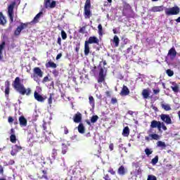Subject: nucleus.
<instances>
[{"label": "nucleus", "instance_id": "obj_1", "mask_svg": "<svg viewBox=\"0 0 180 180\" xmlns=\"http://www.w3.org/2000/svg\"><path fill=\"white\" fill-rule=\"evenodd\" d=\"M12 86L20 95L29 96L32 94V89L30 88L26 89L25 85L20 82V77H15L12 83Z\"/></svg>", "mask_w": 180, "mask_h": 180}, {"label": "nucleus", "instance_id": "obj_2", "mask_svg": "<svg viewBox=\"0 0 180 180\" xmlns=\"http://www.w3.org/2000/svg\"><path fill=\"white\" fill-rule=\"evenodd\" d=\"M44 73L41 71V69L39 67H35L33 68V74L31 75V78L35 81V82H40V78H43V75Z\"/></svg>", "mask_w": 180, "mask_h": 180}, {"label": "nucleus", "instance_id": "obj_3", "mask_svg": "<svg viewBox=\"0 0 180 180\" xmlns=\"http://www.w3.org/2000/svg\"><path fill=\"white\" fill-rule=\"evenodd\" d=\"M180 12V8L178 6H175L172 8H166L165 11V15L167 16H172L174 15H179Z\"/></svg>", "mask_w": 180, "mask_h": 180}, {"label": "nucleus", "instance_id": "obj_4", "mask_svg": "<svg viewBox=\"0 0 180 180\" xmlns=\"http://www.w3.org/2000/svg\"><path fill=\"white\" fill-rule=\"evenodd\" d=\"M16 5V1H13L8 7V15L10 19V23H13V9Z\"/></svg>", "mask_w": 180, "mask_h": 180}, {"label": "nucleus", "instance_id": "obj_5", "mask_svg": "<svg viewBox=\"0 0 180 180\" xmlns=\"http://www.w3.org/2000/svg\"><path fill=\"white\" fill-rule=\"evenodd\" d=\"M84 18L89 19L91 18V1H86L84 4Z\"/></svg>", "mask_w": 180, "mask_h": 180}, {"label": "nucleus", "instance_id": "obj_6", "mask_svg": "<svg viewBox=\"0 0 180 180\" xmlns=\"http://www.w3.org/2000/svg\"><path fill=\"white\" fill-rule=\"evenodd\" d=\"M29 26V22H20V26H18L16 30L14 31V35L15 36H19L21 33V32L23 30V29H26Z\"/></svg>", "mask_w": 180, "mask_h": 180}, {"label": "nucleus", "instance_id": "obj_7", "mask_svg": "<svg viewBox=\"0 0 180 180\" xmlns=\"http://www.w3.org/2000/svg\"><path fill=\"white\" fill-rule=\"evenodd\" d=\"M104 72H105V70L103 69V68H101L98 73V84H102V82H105V79L106 78V74H105Z\"/></svg>", "mask_w": 180, "mask_h": 180}, {"label": "nucleus", "instance_id": "obj_8", "mask_svg": "<svg viewBox=\"0 0 180 180\" xmlns=\"http://www.w3.org/2000/svg\"><path fill=\"white\" fill-rule=\"evenodd\" d=\"M161 137L157 134H149L148 136H145L146 141H150L153 140H160Z\"/></svg>", "mask_w": 180, "mask_h": 180}, {"label": "nucleus", "instance_id": "obj_9", "mask_svg": "<svg viewBox=\"0 0 180 180\" xmlns=\"http://www.w3.org/2000/svg\"><path fill=\"white\" fill-rule=\"evenodd\" d=\"M160 119L162 122H165L166 124H172V120H171L169 115L162 114L160 115Z\"/></svg>", "mask_w": 180, "mask_h": 180}, {"label": "nucleus", "instance_id": "obj_10", "mask_svg": "<svg viewBox=\"0 0 180 180\" xmlns=\"http://www.w3.org/2000/svg\"><path fill=\"white\" fill-rule=\"evenodd\" d=\"M87 44H99V39L96 36L90 37L88 41H85Z\"/></svg>", "mask_w": 180, "mask_h": 180}, {"label": "nucleus", "instance_id": "obj_11", "mask_svg": "<svg viewBox=\"0 0 180 180\" xmlns=\"http://www.w3.org/2000/svg\"><path fill=\"white\" fill-rule=\"evenodd\" d=\"M56 1H46L44 2L46 9H53V8H56Z\"/></svg>", "mask_w": 180, "mask_h": 180}, {"label": "nucleus", "instance_id": "obj_12", "mask_svg": "<svg viewBox=\"0 0 180 180\" xmlns=\"http://www.w3.org/2000/svg\"><path fill=\"white\" fill-rule=\"evenodd\" d=\"M150 127L151 129H156L158 128V130L159 131H161V122L157 121V120H153L150 122Z\"/></svg>", "mask_w": 180, "mask_h": 180}, {"label": "nucleus", "instance_id": "obj_13", "mask_svg": "<svg viewBox=\"0 0 180 180\" xmlns=\"http://www.w3.org/2000/svg\"><path fill=\"white\" fill-rule=\"evenodd\" d=\"M176 50H175L174 47L170 49L168 51L167 56L169 57L170 60H175V57H176Z\"/></svg>", "mask_w": 180, "mask_h": 180}, {"label": "nucleus", "instance_id": "obj_14", "mask_svg": "<svg viewBox=\"0 0 180 180\" xmlns=\"http://www.w3.org/2000/svg\"><path fill=\"white\" fill-rule=\"evenodd\" d=\"M18 122L21 127H26L27 126V120L23 115L19 117Z\"/></svg>", "mask_w": 180, "mask_h": 180}, {"label": "nucleus", "instance_id": "obj_15", "mask_svg": "<svg viewBox=\"0 0 180 180\" xmlns=\"http://www.w3.org/2000/svg\"><path fill=\"white\" fill-rule=\"evenodd\" d=\"M5 91L4 94L6 96V98H9V94L11 91V82H9V80H6L5 82Z\"/></svg>", "mask_w": 180, "mask_h": 180}, {"label": "nucleus", "instance_id": "obj_16", "mask_svg": "<svg viewBox=\"0 0 180 180\" xmlns=\"http://www.w3.org/2000/svg\"><path fill=\"white\" fill-rule=\"evenodd\" d=\"M34 99H36V101H37L38 102H44L45 99H47L46 96H42L41 95H40L39 93H37V91H35L34 93Z\"/></svg>", "mask_w": 180, "mask_h": 180}, {"label": "nucleus", "instance_id": "obj_17", "mask_svg": "<svg viewBox=\"0 0 180 180\" xmlns=\"http://www.w3.org/2000/svg\"><path fill=\"white\" fill-rule=\"evenodd\" d=\"M82 120V114L81 112H77L74 116H73V122L75 123H81Z\"/></svg>", "mask_w": 180, "mask_h": 180}, {"label": "nucleus", "instance_id": "obj_18", "mask_svg": "<svg viewBox=\"0 0 180 180\" xmlns=\"http://www.w3.org/2000/svg\"><path fill=\"white\" fill-rule=\"evenodd\" d=\"M122 15L127 18H133V10H122Z\"/></svg>", "mask_w": 180, "mask_h": 180}, {"label": "nucleus", "instance_id": "obj_19", "mask_svg": "<svg viewBox=\"0 0 180 180\" xmlns=\"http://www.w3.org/2000/svg\"><path fill=\"white\" fill-rule=\"evenodd\" d=\"M129 94H130V90H129V88L124 85L120 95L122 96H127Z\"/></svg>", "mask_w": 180, "mask_h": 180}, {"label": "nucleus", "instance_id": "obj_20", "mask_svg": "<svg viewBox=\"0 0 180 180\" xmlns=\"http://www.w3.org/2000/svg\"><path fill=\"white\" fill-rule=\"evenodd\" d=\"M127 173V170L126 169V168H124V166L123 165H121L117 169V174L119 175H121L122 176L126 175Z\"/></svg>", "mask_w": 180, "mask_h": 180}, {"label": "nucleus", "instance_id": "obj_21", "mask_svg": "<svg viewBox=\"0 0 180 180\" xmlns=\"http://www.w3.org/2000/svg\"><path fill=\"white\" fill-rule=\"evenodd\" d=\"M45 67L46 68H57V64L51 60H49L48 63L45 64Z\"/></svg>", "mask_w": 180, "mask_h": 180}, {"label": "nucleus", "instance_id": "obj_22", "mask_svg": "<svg viewBox=\"0 0 180 180\" xmlns=\"http://www.w3.org/2000/svg\"><path fill=\"white\" fill-rule=\"evenodd\" d=\"M43 15V12L40 11L38 14L35 15L34 19L31 21V23H39V19Z\"/></svg>", "mask_w": 180, "mask_h": 180}, {"label": "nucleus", "instance_id": "obj_23", "mask_svg": "<svg viewBox=\"0 0 180 180\" xmlns=\"http://www.w3.org/2000/svg\"><path fill=\"white\" fill-rule=\"evenodd\" d=\"M0 25L5 26L6 25V18L2 12H0Z\"/></svg>", "mask_w": 180, "mask_h": 180}, {"label": "nucleus", "instance_id": "obj_24", "mask_svg": "<svg viewBox=\"0 0 180 180\" xmlns=\"http://www.w3.org/2000/svg\"><path fill=\"white\" fill-rule=\"evenodd\" d=\"M130 134V129L129 127H125L122 130V136L124 137H129Z\"/></svg>", "mask_w": 180, "mask_h": 180}, {"label": "nucleus", "instance_id": "obj_25", "mask_svg": "<svg viewBox=\"0 0 180 180\" xmlns=\"http://www.w3.org/2000/svg\"><path fill=\"white\" fill-rule=\"evenodd\" d=\"M171 84L172 85H174V86H171L172 91H174L176 94H177V92H179V86H178V84H176L175 82H172Z\"/></svg>", "mask_w": 180, "mask_h": 180}, {"label": "nucleus", "instance_id": "obj_26", "mask_svg": "<svg viewBox=\"0 0 180 180\" xmlns=\"http://www.w3.org/2000/svg\"><path fill=\"white\" fill-rule=\"evenodd\" d=\"M77 130L79 133H80V134H84V133H85V127L84 126V124H79L77 127Z\"/></svg>", "mask_w": 180, "mask_h": 180}, {"label": "nucleus", "instance_id": "obj_27", "mask_svg": "<svg viewBox=\"0 0 180 180\" xmlns=\"http://www.w3.org/2000/svg\"><path fill=\"white\" fill-rule=\"evenodd\" d=\"M142 96L144 99H148L150 97V91L148 89H143L142 91Z\"/></svg>", "mask_w": 180, "mask_h": 180}, {"label": "nucleus", "instance_id": "obj_28", "mask_svg": "<svg viewBox=\"0 0 180 180\" xmlns=\"http://www.w3.org/2000/svg\"><path fill=\"white\" fill-rule=\"evenodd\" d=\"M90 50L89 44L84 42V56H89Z\"/></svg>", "mask_w": 180, "mask_h": 180}, {"label": "nucleus", "instance_id": "obj_29", "mask_svg": "<svg viewBox=\"0 0 180 180\" xmlns=\"http://www.w3.org/2000/svg\"><path fill=\"white\" fill-rule=\"evenodd\" d=\"M120 39H119V37L117 35H115L112 39V43L115 44V47H119V43Z\"/></svg>", "mask_w": 180, "mask_h": 180}, {"label": "nucleus", "instance_id": "obj_30", "mask_svg": "<svg viewBox=\"0 0 180 180\" xmlns=\"http://www.w3.org/2000/svg\"><path fill=\"white\" fill-rule=\"evenodd\" d=\"M162 11H164V7L162 6H154L152 8V12H162Z\"/></svg>", "mask_w": 180, "mask_h": 180}, {"label": "nucleus", "instance_id": "obj_31", "mask_svg": "<svg viewBox=\"0 0 180 180\" xmlns=\"http://www.w3.org/2000/svg\"><path fill=\"white\" fill-rule=\"evenodd\" d=\"M161 107L162 108V109H164L167 112H168L169 110H171V106L169 105V104L162 103L161 104Z\"/></svg>", "mask_w": 180, "mask_h": 180}, {"label": "nucleus", "instance_id": "obj_32", "mask_svg": "<svg viewBox=\"0 0 180 180\" xmlns=\"http://www.w3.org/2000/svg\"><path fill=\"white\" fill-rule=\"evenodd\" d=\"M98 34L99 36H103V27H102V24H99L98 25Z\"/></svg>", "mask_w": 180, "mask_h": 180}, {"label": "nucleus", "instance_id": "obj_33", "mask_svg": "<svg viewBox=\"0 0 180 180\" xmlns=\"http://www.w3.org/2000/svg\"><path fill=\"white\" fill-rule=\"evenodd\" d=\"M68 150V146L65 143L62 144V154H67V151Z\"/></svg>", "mask_w": 180, "mask_h": 180}, {"label": "nucleus", "instance_id": "obj_34", "mask_svg": "<svg viewBox=\"0 0 180 180\" xmlns=\"http://www.w3.org/2000/svg\"><path fill=\"white\" fill-rule=\"evenodd\" d=\"M158 147H162V148H165L167 147V145L165 144V142L159 141L157 142Z\"/></svg>", "mask_w": 180, "mask_h": 180}, {"label": "nucleus", "instance_id": "obj_35", "mask_svg": "<svg viewBox=\"0 0 180 180\" xmlns=\"http://www.w3.org/2000/svg\"><path fill=\"white\" fill-rule=\"evenodd\" d=\"M123 6H124L123 10H127V11L131 10V6H130V4L126 2L123 3Z\"/></svg>", "mask_w": 180, "mask_h": 180}, {"label": "nucleus", "instance_id": "obj_36", "mask_svg": "<svg viewBox=\"0 0 180 180\" xmlns=\"http://www.w3.org/2000/svg\"><path fill=\"white\" fill-rule=\"evenodd\" d=\"M99 117L98 115H93L91 118V123H96Z\"/></svg>", "mask_w": 180, "mask_h": 180}, {"label": "nucleus", "instance_id": "obj_37", "mask_svg": "<svg viewBox=\"0 0 180 180\" xmlns=\"http://www.w3.org/2000/svg\"><path fill=\"white\" fill-rule=\"evenodd\" d=\"M85 30H86V25L80 27L78 32L82 33V34H85Z\"/></svg>", "mask_w": 180, "mask_h": 180}, {"label": "nucleus", "instance_id": "obj_38", "mask_svg": "<svg viewBox=\"0 0 180 180\" xmlns=\"http://www.w3.org/2000/svg\"><path fill=\"white\" fill-rule=\"evenodd\" d=\"M89 100L90 105H91L92 106H95V99H94V96H90L89 97Z\"/></svg>", "mask_w": 180, "mask_h": 180}, {"label": "nucleus", "instance_id": "obj_39", "mask_svg": "<svg viewBox=\"0 0 180 180\" xmlns=\"http://www.w3.org/2000/svg\"><path fill=\"white\" fill-rule=\"evenodd\" d=\"M10 141L13 143H16V135H15V134L11 135L10 136Z\"/></svg>", "mask_w": 180, "mask_h": 180}, {"label": "nucleus", "instance_id": "obj_40", "mask_svg": "<svg viewBox=\"0 0 180 180\" xmlns=\"http://www.w3.org/2000/svg\"><path fill=\"white\" fill-rule=\"evenodd\" d=\"M57 155H58L57 149H53L52 150V158H53V160H56V158H57Z\"/></svg>", "mask_w": 180, "mask_h": 180}, {"label": "nucleus", "instance_id": "obj_41", "mask_svg": "<svg viewBox=\"0 0 180 180\" xmlns=\"http://www.w3.org/2000/svg\"><path fill=\"white\" fill-rule=\"evenodd\" d=\"M145 153L148 157L149 155H151V154H153V150L151 149L148 148H146L145 149Z\"/></svg>", "mask_w": 180, "mask_h": 180}, {"label": "nucleus", "instance_id": "obj_42", "mask_svg": "<svg viewBox=\"0 0 180 180\" xmlns=\"http://www.w3.org/2000/svg\"><path fill=\"white\" fill-rule=\"evenodd\" d=\"M18 153H19L18 150L15 149L13 146L12 150L11 151V155L14 157V155H16L18 154Z\"/></svg>", "mask_w": 180, "mask_h": 180}, {"label": "nucleus", "instance_id": "obj_43", "mask_svg": "<svg viewBox=\"0 0 180 180\" xmlns=\"http://www.w3.org/2000/svg\"><path fill=\"white\" fill-rule=\"evenodd\" d=\"M166 74L168 75V77H172L174 75V71H172L171 69H167L166 70Z\"/></svg>", "mask_w": 180, "mask_h": 180}, {"label": "nucleus", "instance_id": "obj_44", "mask_svg": "<svg viewBox=\"0 0 180 180\" xmlns=\"http://www.w3.org/2000/svg\"><path fill=\"white\" fill-rule=\"evenodd\" d=\"M61 37L63 40H65V39H67V33L65 32V31H64V30L61 31Z\"/></svg>", "mask_w": 180, "mask_h": 180}, {"label": "nucleus", "instance_id": "obj_45", "mask_svg": "<svg viewBox=\"0 0 180 180\" xmlns=\"http://www.w3.org/2000/svg\"><path fill=\"white\" fill-rule=\"evenodd\" d=\"M61 129H63L64 134H68V133H70V131L68 130L67 126L61 127Z\"/></svg>", "mask_w": 180, "mask_h": 180}, {"label": "nucleus", "instance_id": "obj_46", "mask_svg": "<svg viewBox=\"0 0 180 180\" xmlns=\"http://www.w3.org/2000/svg\"><path fill=\"white\" fill-rule=\"evenodd\" d=\"M147 180H157V176L150 174L148 176Z\"/></svg>", "mask_w": 180, "mask_h": 180}, {"label": "nucleus", "instance_id": "obj_47", "mask_svg": "<svg viewBox=\"0 0 180 180\" xmlns=\"http://www.w3.org/2000/svg\"><path fill=\"white\" fill-rule=\"evenodd\" d=\"M5 41H3L0 44V53H2V51L4 50V49H5Z\"/></svg>", "mask_w": 180, "mask_h": 180}, {"label": "nucleus", "instance_id": "obj_48", "mask_svg": "<svg viewBox=\"0 0 180 180\" xmlns=\"http://www.w3.org/2000/svg\"><path fill=\"white\" fill-rule=\"evenodd\" d=\"M158 162V156H155L153 159H152V164L155 165Z\"/></svg>", "mask_w": 180, "mask_h": 180}, {"label": "nucleus", "instance_id": "obj_49", "mask_svg": "<svg viewBox=\"0 0 180 180\" xmlns=\"http://www.w3.org/2000/svg\"><path fill=\"white\" fill-rule=\"evenodd\" d=\"M49 81H50L49 76H46L42 79V84H46V82H49Z\"/></svg>", "mask_w": 180, "mask_h": 180}, {"label": "nucleus", "instance_id": "obj_50", "mask_svg": "<svg viewBox=\"0 0 180 180\" xmlns=\"http://www.w3.org/2000/svg\"><path fill=\"white\" fill-rule=\"evenodd\" d=\"M47 122H44L42 127L44 129V133H49V131H47Z\"/></svg>", "mask_w": 180, "mask_h": 180}, {"label": "nucleus", "instance_id": "obj_51", "mask_svg": "<svg viewBox=\"0 0 180 180\" xmlns=\"http://www.w3.org/2000/svg\"><path fill=\"white\" fill-rule=\"evenodd\" d=\"M111 175H116V172L113 170V168L110 167V169L108 171Z\"/></svg>", "mask_w": 180, "mask_h": 180}, {"label": "nucleus", "instance_id": "obj_52", "mask_svg": "<svg viewBox=\"0 0 180 180\" xmlns=\"http://www.w3.org/2000/svg\"><path fill=\"white\" fill-rule=\"evenodd\" d=\"M48 103L49 105H51L53 103V95L50 94V96L48 99Z\"/></svg>", "mask_w": 180, "mask_h": 180}, {"label": "nucleus", "instance_id": "obj_53", "mask_svg": "<svg viewBox=\"0 0 180 180\" xmlns=\"http://www.w3.org/2000/svg\"><path fill=\"white\" fill-rule=\"evenodd\" d=\"M52 74L53 75L56 77H58V72L57 70L54 69L53 71H52Z\"/></svg>", "mask_w": 180, "mask_h": 180}, {"label": "nucleus", "instance_id": "obj_54", "mask_svg": "<svg viewBox=\"0 0 180 180\" xmlns=\"http://www.w3.org/2000/svg\"><path fill=\"white\" fill-rule=\"evenodd\" d=\"M117 103V98H111V103L112 105H115V103Z\"/></svg>", "mask_w": 180, "mask_h": 180}, {"label": "nucleus", "instance_id": "obj_55", "mask_svg": "<svg viewBox=\"0 0 180 180\" xmlns=\"http://www.w3.org/2000/svg\"><path fill=\"white\" fill-rule=\"evenodd\" d=\"M41 172H42V174H43L42 177H43V178H45V179H47V171H46V170H42Z\"/></svg>", "mask_w": 180, "mask_h": 180}, {"label": "nucleus", "instance_id": "obj_56", "mask_svg": "<svg viewBox=\"0 0 180 180\" xmlns=\"http://www.w3.org/2000/svg\"><path fill=\"white\" fill-rule=\"evenodd\" d=\"M133 167H134L136 169H138L139 168H140V164L139 162L134 163Z\"/></svg>", "mask_w": 180, "mask_h": 180}, {"label": "nucleus", "instance_id": "obj_57", "mask_svg": "<svg viewBox=\"0 0 180 180\" xmlns=\"http://www.w3.org/2000/svg\"><path fill=\"white\" fill-rule=\"evenodd\" d=\"M161 128L165 131L167 130V126H165V124L164 122L161 123Z\"/></svg>", "mask_w": 180, "mask_h": 180}, {"label": "nucleus", "instance_id": "obj_58", "mask_svg": "<svg viewBox=\"0 0 180 180\" xmlns=\"http://www.w3.org/2000/svg\"><path fill=\"white\" fill-rule=\"evenodd\" d=\"M122 40H123V43H124V44H127L128 43H129L130 42V40H129V39H127V38H122Z\"/></svg>", "mask_w": 180, "mask_h": 180}, {"label": "nucleus", "instance_id": "obj_59", "mask_svg": "<svg viewBox=\"0 0 180 180\" xmlns=\"http://www.w3.org/2000/svg\"><path fill=\"white\" fill-rule=\"evenodd\" d=\"M136 174L137 175H140V174H141V172H143V170H141V167H139V169H136Z\"/></svg>", "mask_w": 180, "mask_h": 180}, {"label": "nucleus", "instance_id": "obj_60", "mask_svg": "<svg viewBox=\"0 0 180 180\" xmlns=\"http://www.w3.org/2000/svg\"><path fill=\"white\" fill-rule=\"evenodd\" d=\"M14 148L19 151H20V150H22V146H18V145H15Z\"/></svg>", "mask_w": 180, "mask_h": 180}, {"label": "nucleus", "instance_id": "obj_61", "mask_svg": "<svg viewBox=\"0 0 180 180\" xmlns=\"http://www.w3.org/2000/svg\"><path fill=\"white\" fill-rule=\"evenodd\" d=\"M8 123H13V117H11V116L8 117Z\"/></svg>", "mask_w": 180, "mask_h": 180}, {"label": "nucleus", "instance_id": "obj_62", "mask_svg": "<svg viewBox=\"0 0 180 180\" xmlns=\"http://www.w3.org/2000/svg\"><path fill=\"white\" fill-rule=\"evenodd\" d=\"M153 94L155 95H158V94H160V89H153Z\"/></svg>", "mask_w": 180, "mask_h": 180}, {"label": "nucleus", "instance_id": "obj_63", "mask_svg": "<svg viewBox=\"0 0 180 180\" xmlns=\"http://www.w3.org/2000/svg\"><path fill=\"white\" fill-rule=\"evenodd\" d=\"M103 179H105V180H111L110 177H109V174L105 175V176L103 177Z\"/></svg>", "mask_w": 180, "mask_h": 180}, {"label": "nucleus", "instance_id": "obj_64", "mask_svg": "<svg viewBox=\"0 0 180 180\" xmlns=\"http://www.w3.org/2000/svg\"><path fill=\"white\" fill-rule=\"evenodd\" d=\"M113 147H114L113 143H110L109 148H110V151H113Z\"/></svg>", "mask_w": 180, "mask_h": 180}]
</instances>
